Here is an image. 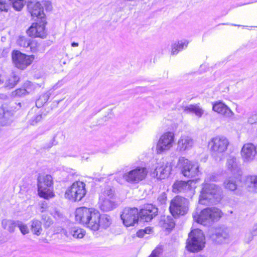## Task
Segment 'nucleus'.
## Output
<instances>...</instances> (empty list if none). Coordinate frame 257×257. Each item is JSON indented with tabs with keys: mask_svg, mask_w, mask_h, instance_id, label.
<instances>
[{
	"mask_svg": "<svg viewBox=\"0 0 257 257\" xmlns=\"http://www.w3.org/2000/svg\"><path fill=\"white\" fill-rule=\"evenodd\" d=\"M12 114L8 111H5L3 108L0 107V124L7 126L11 123Z\"/></svg>",
	"mask_w": 257,
	"mask_h": 257,
	"instance_id": "bb28decb",
	"label": "nucleus"
},
{
	"mask_svg": "<svg viewBox=\"0 0 257 257\" xmlns=\"http://www.w3.org/2000/svg\"><path fill=\"white\" fill-rule=\"evenodd\" d=\"M163 247L162 245H158L152 252L149 257H159L162 253Z\"/></svg>",
	"mask_w": 257,
	"mask_h": 257,
	"instance_id": "ea45409f",
	"label": "nucleus"
},
{
	"mask_svg": "<svg viewBox=\"0 0 257 257\" xmlns=\"http://www.w3.org/2000/svg\"><path fill=\"white\" fill-rule=\"evenodd\" d=\"M42 118V116L41 114H37L30 119V124L33 125H35L38 122H40Z\"/></svg>",
	"mask_w": 257,
	"mask_h": 257,
	"instance_id": "c03bdc74",
	"label": "nucleus"
},
{
	"mask_svg": "<svg viewBox=\"0 0 257 257\" xmlns=\"http://www.w3.org/2000/svg\"><path fill=\"white\" fill-rule=\"evenodd\" d=\"M171 171V166L169 163H160L156 167L155 172L156 176L160 179L167 178Z\"/></svg>",
	"mask_w": 257,
	"mask_h": 257,
	"instance_id": "4be33fe9",
	"label": "nucleus"
},
{
	"mask_svg": "<svg viewBox=\"0 0 257 257\" xmlns=\"http://www.w3.org/2000/svg\"><path fill=\"white\" fill-rule=\"evenodd\" d=\"M46 21L44 22L40 21L39 23H33L28 30L27 34L31 37L45 38L46 35Z\"/></svg>",
	"mask_w": 257,
	"mask_h": 257,
	"instance_id": "dca6fc26",
	"label": "nucleus"
},
{
	"mask_svg": "<svg viewBox=\"0 0 257 257\" xmlns=\"http://www.w3.org/2000/svg\"><path fill=\"white\" fill-rule=\"evenodd\" d=\"M153 231L151 227H146L144 229H140L137 232V235L139 237H143L146 234H150Z\"/></svg>",
	"mask_w": 257,
	"mask_h": 257,
	"instance_id": "79ce46f5",
	"label": "nucleus"
},
{
	"mask_svg": "<svg viewBox=\"0 0 257 257\" xmlns=\"http://www.w3.org/2000/svg\"><path fill=\"white\" fill-rule=\"evenodd\" d=\"M222 211L216 207H207L203 209L199 214L193 213V217L197 222L206 225L219 220L222 216Z\"/></svg>",
	"mask_w": 257,
	"mask_h": 257,
	"instance_id": "f03ea898",
	"label": "nucleus"
},
{
	"mask_svg": "<svg viewBox=\"0 0 257 257\" xmlns=\"http://www.w3.org/2000/svg\"><path fill=\"white\" fill-rule=\"evenodd\" d=\"M40 100H38L36 102V105H37L38 103L39 102V101H40Z\"/></svg>",
	"mask_w": 257,
	"mask_h": 257,
	"instance_id": "13d9d810",
	"label": "nucleus"
},
{
	"mask_svg": "<svg viewBox=\"0 0 257 257\" xmlns=\"http://www.w3.org/2000/svg\"><path fill=\"white\" fill-rule=\"evenodd\" d=\"M241 155L244 162L253 161L257 155V146L251 143L245 144L241 149Z\"/></svg>",
	"mask_w": 257,
	"mask_h": 257,
	"instance_id": "f3484780",
	"label": "nucleus"
},
{
	"mask_svg": "<svg viewBox=\"0 0 257 257\" xmlns=\"http://www.w3.org/2000/svg\"><path fill=\"white\" fill-rule=\"evenodd\" d=\"M183 111L186 113H193L198 117L204 114V110L198 104H190L183 107Z\"/></svg>",
	"mask_w": 257,
	"mask_h": 257,
	"instance_id": "393cba45",
	"label": "nucleus"
},
{
	"mask_svg": "<svg viewBox=\"0 0 257 257\" xmlns=\"http://www.w3.org/2000/svg\"><path fill=\"white\" fill-rule=\"evenodd\" d=\"M42 220L43 221L44 226L45 228H49L53 223L52 219L50 217L45 215H43L42 216Z\"/></svg>",
	"mask_w": 257,
	"mask_h": 257,
	"instance_id": "a19ab883",
	"label": "nucleus"
},
{
	"mask_svg": "<svg viewBox=\"0 0 257 257\" xmlns=\"http://www.w3.org/2000/svg\"><path fill=\"white\" fill-rule=\"evenodd\" d=\"M221 193V188L216 184L204 183L202 184L199 202L204 205L216 203L220 199Z\"/></svg>",
	"mask_w": 257,
	"mask_h": 257,
	"instance_id": "f257e3e1",
	"label": "nucleus"
},
{
	"mask_svg": "<svg viewBox=\"0 0 257 257\" xmlns=\"http://www.w3.org/2000/svg\"><path fill=\"white\" fill-rule=\"evenodd\" d=\"M148 173L146 168L139 166L126 172L122 177L128 183L136 184L145 179Z\"/></svg>",
	"mask_w": 257,
	"mask_h": 257,
	"instance_id": "9b49d317",
	"label": "nucleus"
},
{
	"mask_svg": "<svg viewBox=\"0 0 257 257\" xmlns=\"http://www.w3.org/2000/svg\"><path fill=\"white\" fill-rule=\"evenodd\" d=\"M39 46V44L36 41H30L29 47H30L31 51L35 53L38 51Z\"/></svg>",
	"mask_w": 257,
	"mask_h": 257,
	"instance_id": "37998d69",
	"label": "nucleus"
},
{
	"mask_svg": "<svg viewBox=\"0 0 257 257\" xmlns=\"http://www.w3.org/2000/svg\"><path fill=\"white\" fill-rule=\"evenodd\" d=\"M43 4L46 11H51L52 10V5L51 3L48 1L43 2Z\"/></svg>",
	"mask_w": 257,
	"mask_h": 257,
	"instance_id": "de8ad7c7",
	"label": "nucleus"
},
{
	"mask_svg": "<svg viewBox=\"0 0 257 257\" xmlns=\"http://www.w3.org/2000/svg\"><path fill=\"white\" fill-rule=\"evenodd\" d=\"M53 184V178L51 175H39L37 178L38 195L45 199L53 198L54 196Z\"/></svg>",
	"mask_w": 257,
	"mask_h": 257,
	"instance_id": "7ed1b4c3",
	"label": "nucleus"
},
{
	"mask_svg": "<svg viewBox=\"0 0 257 257\" xmlns=\"http://www.w3.org/2000/svg\"><path fill=\"white\" fill-rule=\"evenodd\" d=\"M198 180V179L191 180L187 182L177 181L173 185L172 191L174 193H186L188 194V197H192L195 193L196 183Z\"/></svg>",
	"mask_w": 257,
	"mask_h": 257,
	"instance_id": "f8f14e48",
	"label": "nucleus"
},
{
	"mask_svg": "<svg viewBox=\"0 0 257 257\" xmlns=\"http://www.w3.org/2000/svg\"><path fill=\"white\" fill-rule=\"evenodd\" d=\"M26 90L25 89H18L16 90V94L18 95H21V94H23L25 93Z\"/></svg>",
	"mask_w": 257,
	"mask_h": 257,
	"instance_id": "864d4df0",
	"label": "nucleus"
},
{
	"mask_svg": "<svg viewBox=\"0 0 257 257\" xmlns=\"http://www.w3.org/2000/svg\"><path fill=\"white\" fill-rule=\"evenodd\" d=\"M31 231L33 234L39 236L42 231V223L37 219H34L31 221Z\"/></svg>",
	"mask_w": 257,
	"mask_h": 257,
	"instance_id": "7c9ffc66",
	"label": "nucleus"
},
{
	"mask_svg": "<svg viewBox=\"0 0 257 257\" xmlns=\"http://www.w3.org/2000/svg\"><path fill=\"white\" fill-rule=\"evenodd\" d=\"M99 227L107 228L110 225L111 221L110 218L109 216L106 214L100 215V217L99 218Z\"/></svg>",
	"mask_w": 257,
	"mask_h": 257,
	"instance_id": "72a5a7b5",
	"label": "nucleus"
},
{
	"mask_svg": "<svg viewBox=\"0 0 257 257\" xmlns=\"http://www.w3.org/2000/svg\"><path fill=\"white\" fill-rule=\"evenodd\" d=\"M40 211L41 212H43L46 211V210L48 208L47 203L45 201L41 202L40 204Z\"/></svg>",
	"mask_w": 257,
	"mask_h": 257,
	"instance_id": "3c124183",
	"label": "nucleus"
},
{
	"mask_svg": "<svg viewBox=\"0 0 257 257\" xmlns=\"http://www.w3.org/2000/svg\"><path fill=\"white\" fill-rule=\"evenodd\" d=\"M17 226L18 227L21 233L25 235L29 232V229L27 224L24 223L22 221L17 220Z\"/></svg>",
	"mask_w": 257,
	"mask_h": 257,
	"instance_id": "e433bc0d",
	"label": "nucleus"
},
{
	"mask_svg": "<svg viewBox=\"0 0 257 257\" xmlns=\"http://www.w3.org/2000/svg\"><path fill=\"white\" fill-rule=\"evenodd\" d=\"M248 122L250 124L257 123V112L252 114L248 118Z\"/></svg>",
	"mask_w": 257,
	"mask_h": 257,
	"instance_id": "49530a36",
	"label": "nucleus"
},
{
	"mask_svg": "<svg viewBox=\"0 0 257 257\" xmlns=\"http://www.w3.org/2000/svg\"><path fill=\"white\" fill-rule=\"evenodd\" d=\"M161 225L166 229H170L174 227L175 224L171 217L167 216L165 218L163 221H161Z\"/></svg>",
	"mask_w": 257,
	"mask_h": 257,
	"instance_id": "c9c22d12",
	"label": "nucleus"
},
{
	"mask_svg": "<svg viewBox=\"0 0 257 257\" xmlns=\"http://www.w3.org/2000/svg\"><path fill=\"white\" fill-rule=\"evenodd\" d=\"M247 189L250 192L257 193V176H248L246 179Z\"/></svg>",
	"mask_w": 257,
	"mask_h": 257,
	"instance_id": "a878e982",
	"label": "nucleus"
},
{
	"mask_svg": "<svg viewBox=\"0 0 257 257\" xmlns=\"http://www.w3.org/2000/svg\"><path fill=\"white\" fill-rule=\"evenodd\" d=\"M229 237V231L227 228H220L212 235V238L216 242L221 243Z\"/></svg>",
	"mask_w": 257,
	"mask_h": 257,
	"instance_id": "b1692460",
	"label": "nucleus"
},
{
	"mask_svg": "<svg viewBox=\"0 0 257 257\" xmlns=\"http://www.w3.org/2000/svg\"><path fill=\"white\" fill-rule=\"evenodd\" d=\"M57 143L55 141V137H53L50 142L45 144L44 148L45 149L51 148L53 146L56 145Z\"/></svg>",
	"mask_w": 257,
	"mask_h": 257,
	"instance_id": "8fccbe9b",
	"label": "nucleus"
},
{
	"mask_svg": "<svg viewBox=\"0 0 257 257\" xmlns=\"http://www.w3.org/2000/svg\"><path fill=\"white\" fill-rule=\"evenodd\" d=\"M9 1L14 9L18 12L22 11L26 3L25 0H9Z\"/></svg>",
	"mask_w": 257,
	"mask_h": 257,
	"instance_id": "f704fd0d",
	"label": "nucleus"
},
{
	"mask_svg": "<svg viewBox=\"0 0 257 257\" xmlns=\"http://www.w3.org/2000/svg\"><path fill=\"white\" fill-rule=\"evenodd\" d=\"M99 217H100V214L97 210L94 209L85 226L92 230H98L99 224L98 222H99Z\"/></svg>",
	"mask_w": 257,
	"mask_h": 257,
	"instance_id": "5701e85b",
	"label": "nucleus"
},
{
	"mask_svg": "<svg viewBox=\"0 0 257 257\" xmlns=\"http://www.w3.org/2000/svg\"><path fill=\"white\" fill-rule=\"evenodd\" d=\"M226 166L232 173H234L237 171L238 165L236 162V158L234 156H229L227 159Z\"/></svg>",
	"mask_w": 257,
	"mask_h": 257,
	"instance_id": "2f4dec72",
	"label": "nucleus"
},
{
	"mask_svg": "<svg viewBox=\"0 0 257 257\" xmlns=\"http://www.w3.org/2000/svg\"><path fill=\"white\" fill-rule=\"evenodd\" d=\"M99 205L100 209L103 211L112 210L116 206L112 190L109 187L105 188L99 196Z\"/></svg>",
	"mask_w": 257,
	"mask_h": 257,
	"instance_id": "6e6552de",
	"label": "nucleus"
},
{
	"mask_svg": "<svg viewBox=\"0 0 257 257\" xmlns=\"http://www.w3.org/2000/svg\"><path fill=\"white\" fill-rule=\"evenodd\" d=\"M85 234V231L78 227H73L69 229L68 232H66L65 235L67 237L70 235L75 238H82Z\"/></svg>",
	"mask_w": 257,
	"mask_h": 257,
	"instance_id": "c85d7f7f",
	"label": "nucleus"
},
{
	"mask_svg": "<svg viewBox=\"0 0 257 257\" xmlns=\"http://www.w3.org/2000/svg\"><path fill=\"white\" fill-rule=\"evenodd\" d=\"M78 46H79V44L78 43L73 42L71 43V46L73 47H78Z\"/></svg>",
	"mask_w": 257,
	"mask_h": 257,
	"instance_id": "4d7b16f0",
	"label": "nucleus"
},
{
	"mask_svg": "<svg viewBox=\"0 0 257 257\" xmlns=\"http://www.w3.org/2000/svg\"><path fill=\"white\" fill-rule=\"evenodd\" d=\"M34 57L28 56L19 51H14L12 53V59L16 66L21 69H24L33 62Z\"/></svg>",
	"mask_w": 257,
	"mask_h": 257,
	"instance_id": "ddd939ff",
	"label": "nucleus"
},
{
	"mask_svg": "<svg viewBox=\"0 0 257 257\" xmlns=\"http://www.w3.org/2000/svg\"><path fill=\"white\" fill-rule=\"evenodd\" d=\"M175 144V134L172 132H167L160 137L157 143L156 151L158 154H161L170 150Z\"/></svg>",
	"mask_w": 257,
	"mask_h": 257,
	"instance_id": "1a4fd4ad",
	"label": "nucleus"
},
{
	"mask_svg": "<svg viewBox=\"0 0 257 257\" xmlns=\"http://www.w3.org/2000/svg\"><path fill=\"white\" fill-rule=\"evenodd\" d=\"M158 213V209L152 204H147L142 209L139 215L141 218L146 222L151 221Z\"/></svg>",
	"mask_w": 257,
	"mask_h": 257,
	"instance_id": "6ab92c4d",
	"label": "nucleus"
},
{
	"mask_svg": "<svg viewBox=\"0 0 257 257\" xmlns=\"http://www.w3.org/2000/svg\"><path fill=\"white\" fill-rule=\"evenodd\" d=\"M252 233L254 235H257V225L255 226L252 230Z\"/></svg>",
	"mask_w": 257,
	"mask_h": 257,
	"instance_id": "6e6d98bb",
	"label": "nucleus"
},
{
	"mask_svg": "<svg viewBox=\"0 0 257 257\" xmlns=\"http://www.w3.org/2000/svg\"><path fill=\"white\" fill-rule=\"evenodd\" d=\"M178 165L185 177H193L200 174L199 165L197 162L190 161L182 157L179 158Z\"/></svg>",
	"mask_w": 257,
	"mask_h": 257,
	"instance_id": "0eeeda50",
	"label": "nucleus"
},
{
	"mask_svg": "<svg viewBox=\"0 0 257 257\" xmlns=\"http://www.w3.org/2000/svg\"><path fill=\"white\" fill-rule=\"evenodd\" d=\"M194 145V140L190 136L182 135L177 142V149L180 152H184L191 149Z\"/></svg>",
	"mask_w": 257,
	"mask_h": 257,
	"instance_id": "412c9836",
	"label": "nucleus"
},
{
	"mask_svg": "<svg viewBox=\"0 0 257 257\" xmlns=\"http://www.w3.org/2000/svg\"><path fill=\"white\" fill-rule=\"evenodd\" d=\"M189 202L182 197L177 196L170 202L169 209L173 216L184 215L188 210Z\"/></svg>",
	"mask_w": 257,
	"mask_h": 257,
	"instance_id": "9d476101",
	"label": "nucleus"
},
{
	"mask_svg": "<svg viewBox=\"0 0 257 257\" xmlns=\"http://www.w3.org/2000/svg\"><path fill=\"white\" fill-rule=\"evenodd\" d=\"M120 217L125 226L127 227L133 226L138 220V209L137 208H125Z\"/></svg>",
	"mask_w": 257,
	"mask_h": 257,
	"instance_id": "4468645a",
	"label": "nucleus"
},
{
	"mask_svg": "<svg viewBox=\"0 0 257 257\" xmlns=\"http://www.w3.org/2000/svg\"><path fill=\"white\" fill-rule=\"evenodd\" d=\"M30 40L25 37H19L17 40L18 44L23 47L28 48L30 45Z\"/></svg>",
	"mask_w": 257,
	"mask_h": 257,
	"instance_id": "4c0bfd02",
	"label": "nucleus"
},
{
	"mask_svg": "<svg viewBox=\"0 0 257 257\" xmlns=\"http://www.w3.org/2000/svg\"><path fill=\"white\" fill-rule=\"evenodd\" d=\"M48 97H49L48 94H45L42 96V97L40 98V99L44 98V102L45 103L47 101Z\"/></svg>",
	"mask_w": 257,
	"mask_h": 257,
	"instance_id": "5fc2aeb1",
	"label": "nucleus"
},
{
	"mask_svg": "<svg viewBox=\"0 0 257 257\" xmlns=\"http://www.w3.org/2000/svg\"><path fill=\"white\" fill-rule=\"evenodd\" d=\"M94 208L82 207L78 208L75 211V219L79 223L85 225L89 220Z\"/></svg>",
	"mask_w": 257,
	"mask_h": 257,
	"instance_id": "a211bd4d",
	"label": "nucleus"
},
{
	"mask_svg": "<svg viewBox=\"0 0 257 257\" xmlns=\"http://www.w3.org/2000/svg\"><path fill=\"white\" fill-rule=\"evenodd\" d=\"M212 110L226 117H231L234 115V113L230 108L221 101H216L213 104Z\"/></svg>",
	"mask_w": 257,
	"mask_h": 257,
	"instance_id": "aec40b11",
	"label": "nucleus"
},
{
	"mask_svg": "<svg viewBox=\"0 0 257 257\" xmlns=\"http://www.w3.org/2000/svg\"><path fill=\"white\" fill-rule=\"evenodd\" d=\"M28 12L32 19L44 22L46 21L43 7L39 2H30L27 5Z\"/></svg>",
	"mask_w": 257,
	"mask_h": 257,
	"instance_id": "2eb2a0df",
	"label": "nucleus"
},
{
	"mask_svg": "<svg viewBox=\"0 0 257 257\" xmlns=\"http://www.w3.org/2000/svg\"><path fill=\"white\" fill-rule=\"evenodd\" d=\"M166 199H167V195L164 192L161 194L158 198V200L162 204H163L166 202Z\"/></svg>",
	"mask_w": 257,
	"mask_h": 257,
	"instance_id": "09e8293b",
	"label": "nucleus"
},
{
	"mask_svg": "<svg viewBox=\"0 0 257 257\" xmlns=\"http://www.w3.org/2000/svg\"><path fill=\"white\" fill-rule=\"evenodd\" d=\"M17 224V220L4 219L2 221V227L10 233H13Z\"/></svg>",
	"mask_w": 257,
	"mask_h": 257,
	"instance_id": "c756f323",
	"label": "nucleus"
},
{
	"mask_svg": "<svg viewBox=\"0 0 257 257\" xmlns=\"http://www.w3.org/2000/svg\"><path fill=\"white\" fill-rule=\"evenodd\" d=\"M224 187L230 191H234L237 189V184L235 178L230 177L226 179L223 183Z\"/></svg>",
	"mask_w": 257,
	"mask_h": 257,
	"instance_id": "473e14b6",
	"label": "nucleus"
},
{
	"mask_svg": "<svg viewBox=\"0 0 257 257\" xmlns=\"http://www.w3.org/2000/svg\"><path fill=\"white\" fill-rule=\"evenodd\" d=\"M229 144L228 139L224 136H216L208 142L211 154L216 160L227 150Z\"/></svg>",
	"mask_w": 257,
	"mask_h": 257,
	"instance_id": "39448f33",
	"label": "nucleus"
},
{
	"mask_svg": "<svg viewBox=\"0 0 257 257\" xmlns=\"http://www.w3.org/2000/svg\"><path fill=\"white\" fill-rule=\"evenodd\" d=\"M19 81V77L16 75H13L7 81V86L9 88H13Z\"/></svg>",
	"mask_w": 257,
	"mask_h": 257,
	"instance_id": "58836bf2",
	"label": "nucleus"
},
{
	"mask_svg": "<svg viewBox=\"0 0 257 257\" xmlns=\"http://www.w3.org/2000/svg\"><path fill=\"white\" fill-rule=\"evenodd\" d=\"M9 10V5L7 4L5 0H0V12H8Z\"/></svg>",
	"mask_w": 257,
	"mask_h": 257,
	"instance_id": "a18cd8bd",
	"label": "nucleus"
},
{
	"mask_svg": "<svg viewBox=\"0 0 257 257\" xmlns=\"http://www.w3.org/2000/svg\"><path fill=\"white\" fill-rule=\"evenodd\" d=\"M188 42L187 40H182L176 42L171 45V55H176L179 51L187 48Z\"/></svg>",
	"mask_w": 257,
	"mask_h": 257,
	"instance_id": "cd10ccee",
	"label": "nucleus"
},
{
	"mask_svg": "<svg viewBox=\"0 0 257 257\" xmlns=\"http://www.w3.org/2000/svg\"><path fill=\"white\" fill-rule=\"evenodd\" d=\"M64 84V81L63 80H61L58 82V83L56 84V85L54 86L55 88H57L58 87H61Z\"/></svg>",
	"mask_w": 257,
	"mask_h": 257,
	"instance_id": "603ef678",
	"label": "nucleus"
},
{
	"mask_svg": "<svg viewBox=\"0 0 257 257\" xmlns=\"http://www.w3.org/2000/svg\"><path fill=\"white\" fill-rule=\"evenodd\" d=\"M205 243L203 232L200 229H195L189 234L186 247L191 252L199 251L204 248Z\"/></svg>",
	"mask_w": 257,
	"mask_h": 257,
	"instance_id": "20e7f679",
	"label": "nucleus"
},
{
	"mask_svg": "<svg viewBox=\"0 0 257 257\" xmlns=\"http://www.w3.org/2000/svg\"><path fill=\"white\" fill-rule=\"evenodd\" d=\"M85 184L81 181H76L66 190L65 197L74 201H80L86 195Z\"/></svg>",
	"mask_w": 257,
	"mask_h": 257,
	"instance_id": "423d86ee",
	"label": "nucleus"
}]
</instances>
